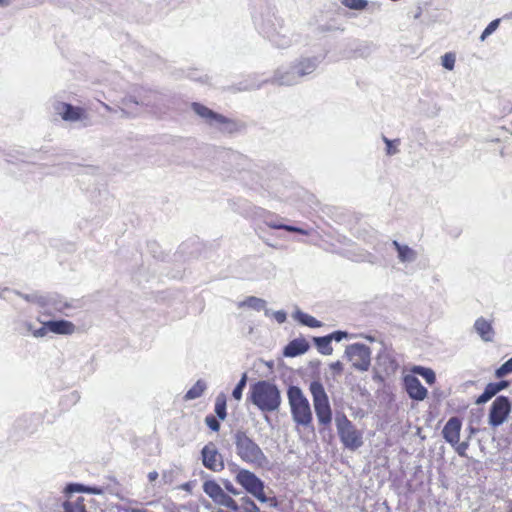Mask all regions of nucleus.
<instances>
[{
    "instance_id": "obj_11",
    "label": "nucleus",
    "mask_w": 512,
    "mask_h": 512,
    "mask_svg": "<svg viewBox=\"0 0 512 512\" xmlns=\"http://www.w3.org/2000/svg\"><path fill=\"white\" fill-rule=\"evenodd\" d=\"M203 465L214 472H220L224 469V461L222 455L217 450L214 443L209 442L201 450Z\"/></svg>"
},
{
    "instance_id": "obj_25",
    "label": "nucleus",
    "mask_w": 512,
    "mask_h": 512,
    "mask_svg": "<svg viewBox=\"0 0 512 512\" xmlns=\"http://www.w3.org/2000/svg\"><path fill=\"white\" fill-rule=\"evenodd\" d=\"M412 371L415 374L423 377L429 385H433L436 381L435 372L431 368L415 366Z\"/></svg>"
},
{
    "instance_id": "obj_22",
    "label": "nucleus",
    "mask_w": 512,
    "mask_h": 512,
    "mask_svg": "<svg viewBox=\"0 0 512 512\" xmlns=\"http://www.w3.org/2000/svg\"><path fill=\"white\" fill-rule=\"evenodd\" d=\"M203 491L215 502L224 490L214 480H208L203 484Z\"/></svg>"
},
{
    "instance_id": "obj_16",
    "label": "nucleus",
    "mask_w": 512,
    "mask_h": 512,
    "mask_svg": "<svg viewBox=\"0 0 512 512\" xmlns=\"http://www.w3.org/2000/svg\"><path fill=\"white\" fill-rule=\"evenodd\" d=\"M316 68V63L313 59L305 58L295 63L291 72L299 77L311 74Z\"/></svg>"
},
{
    "instance_id": "obj_15",
    "label": "nucleus",
    "mask_w": 512,
    "mask_h": 512,
    "mask_svg": "<svg viewBox=\"0 0 512 512\" xmlns=\"http://www.w3.org/2000/svg\"><path fill=\"white\" fill-rule=\"evenodd\" d=\"M309 349V343L304 338H296L290 341L283 350L285 357H296L304 354Z\"/></svg>"
},
{
    "instance_id": "obj_9",
    "label": "nucleus",
    "mask_w": 512,
    "mask_h": 512,
    "mask_svg": "<svg viewBox=\"0 0 512 512\" xmlns=\"http://www.w3.org/2000/svg\"><path fill=\"white\" fill-rule=\"evenodd\" d=\"M511 411V403L507 396H498L493 401L489 412V424L498 427L505 422Z\"/></svg>"
},
{
    "instance_id": "obj_3",
    "label": "nucleus",
    "mask_w": 512,
    "mask_h": 512,
    "mask_svg": "<svg viewBox=\"0 0 512 512\" xmlns=\"http://www.w3.org/2000/svg\"><path fill=\"white\" fill-rule=\"evenodd\" d=\"M287 396L294 422L304 427L309 426L312 422V412L302 390L298 386H290Z\"/></svg>"
},
{
    "instance_id": "obj_4",
    "label": "nucleus",
    "mask_w": 512,
    "mask_h": 512,
    "mask_svg": "<svg viewBox=\"0 0 512 512\" xmlns=\"http://www.w3.org/2000/svg\"><path fill=\"white\" fill-rule=\"evenodd\" d=\"M73 322H22L21 332L31 333L36 338L47 337L50 333L69 335L79 331Z\"/></svg>"
},
{
    "instance_id": "obj_18",
    "label": "nucleus",
    "mask_w": 512,
    "mask_h": 512,
    "mask_svg": "<svg viewBox=\"0 0 512 512\" xmlns=\"http://www.w3.org/2000/svg\"><path fill=\"white\" fill-rule=\"evenodd\" d=\"M474 329L483 341L490 342L493 340L495 332L491 322H475Z\"/></svg>"
},
{
    "instance_id": "obj_20",
    "label": "nucleus",
    "mask_w": 512,
    "mask_h": 512,
    "mask_svg": "<svg viewBox=\"0 0 512 512\" xmlns=\"http://www.w3.org/2000/svg\"><path fill=\"white\" fill-rule=\"evenodd\" d=\"M207 389V383L203 379H199L196 383L186 392L185 400H194L203 395Z\"/></svg>"
},
{
    "instance_id": "obj_33",
    "label": "nucleus",
    "mask_w": 512,
    "mask_h": 512,
    "mask_svg": "<svg viewBox=\"0 0 512 512\" xmlns=\"http://www.w3.org/2000/svg\"><path fill=\"white\" fill-rule=\"evenodd\" d=\"M86 485L80 484V483H69L64 488L65 494H72V493H85Z\"/></svg>"
},
{
    "instance_id": "obj_1",
    "label": "nucleus",
    "mask_w": 512,
    "mask_h": 512,
    "mask_svg": "<svg viewBox=\"0 0 512 512\" xmlns=\"http://www.w3.org/2000/svg\"><path fill=\"white\" fill-rule=\"evenodd\" d=\"M249 400L262 412H275L281 405L280 390L274 383L260 380L250 386Z\"/></svg>"
},
{
    "instance_id": "obj_7",
    "label": "nucleus",
    "mask_w": 512,
    "mask_h": 512,
    "mask_svg": "<svg viewBox=\"0 0 512 512\" xmlns=\"http://www.w3.org/2000/svg\"><path fill=\"white\" fill-rule=\"evenodd\" d=\"M237 482L251 495L259 501L271 502V505H276L275 498H268L264 493V482L257 477L253 472L241 469L236 475Z\"/></svg>"
},
{
    "instance_id": "obj_19",
    "label": "nucleus",
    "mask_w": 512,
    "mask_h": 512,
    "mask_svg": "<svg viewBox=\"0 0 512 512\" xmlns=\"http://www.w3.org/2000/svg\"><path fill=\"white\" fill-rule=\"evenodd\" d=\"M393 247L398 252V258L401 262H409L415 259L416 252L407 245H402L398 241L392 242Z\"/></svg>"
},
{
    "instance_id": "obj_32",
    "label": "nucleus",
    "mask_w": 512,
    "mask_h": 512,
    "mask_svg": "<svg viewBox=\"0 0 512 512\" xmlns=\"http://www.w3.org/2000/svg\"><path fill=\"white\" fill-rule=\"evenodd\" d=\"M510 373H512V357L496 369L495 376L497 378H503Z\"/></svg>"
},
{
    "instance_id": "obj_29",
    "label": "nucleus",
    "mask_w": 512,
    "mask_h": 512,
    "mask_svg": "<svg viewBox=\"0 0 512 512\" xmlns=\"http://www.w3.org/2000/svg\"><path fill=\"white\" fill-rule=\"evenodd\" d=\"M247 373H243L239 382L235 386V388L232 391V396L235 400L239 401L242 398L243 390L246 387L247 384Z\"/></svg>"
},
{
    "instance_id": "obj_47",
    "label": "nucleus",
    "mask_w": 512,
    "mask_h": 512,
    "mask_svg": "<svg viewBox=\"0 0 512 512\" xmlns=\"http://www.w3.org/2000/svg\"><path fill=\"white\" fill-rule=\"evenodd\" d=\"M276 320H286V313L278 311L275 313Z\"/></svg>"
},
{
    "instance_id": "obj_45",
    "label": "nucleus",
    "mask_w": 512,
    "mask_h": 512,
    "mask_svg": "<svg viewBox=\"0 0 512 512\" xmlns=\"http://www.w3.org/2000/svg\"><path fill=\"white\" fill-rule=\"evenodd\" d=\"M295 318L296 320H301V321H304V320H315V318L311 317V316H308V315H305L301 312H297L295 314Z\"/></svg>"
},
{
    "instance_id": "obj_39",
    "label": "nucleus",
    "mask_w": 512,
    "mask_h": 512,
    "mask_svg": "<svg viewBox=\"0 0 512 512\" xmlns=\"http://www.w3.org/2000/svg\"><path fill=\"white\" fill-rule=\"evenodd\" d=\"M468 446V442H458V444H456L454 447L459 456H465Z\"/></svg>"
},
{
    "instance_id": "obj_34",
    "label": "nucleus",
    "mask_w": 512,
    "mask_h": 512,
    "mask_svg": "<svg viewBox=\"0 0 512 512\" xmlns=\"http://www.w3.org/2000/svg\"><path fill=\"white\" fill-rule=\"evenodd\" d=\"M499 23H500V19H495V20L491 21L488 24V26L484 29V31L482 32V34L480 36L481 41H484L490 34H492L499 26Z\"/></svg>"
},
{
    "instance_id": "obj_36",
    "label": "nucleus",
    "mask_w": 512,
    "mask_h": 512,
    "mask_svg": "<svg viewBox=\"0 0 512 512\" xmlns=\"http://www.w3.org/2000/svg\"><path fill=\"white\" fill-rule=\"evenodd\" d=\"M205 423L212 431L217 432L220 429V422L213 415H207L205 417Z\"/></svg>"
},
{
    "instance_id": "obj_42",
    "label": "nucleus",
    "mask_w": 512,
    "mask_h": 512,
    "mask_svg": "<svg viewBox=\"0 0 512 512\" xmlns=\"http://www.w3.org/2000/svg\"><path fill=\"white\" fill-rule=\"evenodd\" d=\"M225 489L233 495H238V490L233 486V484L229 481L224 484Z\"/></svg>"
},
{
    "instance_id": "obj_51",
    "label": "nucleus",
    "mask_w": 512,
    "mask_h": 512,
    "mask_svg": "<svg viewBox=\"0 0 512 512\" xmlns=\"http://www.w3.org/2000/svg\"><path fill=\"white\" fill-rule=\"evenodd\" d=\"M8 4V0H0V5L4 6Z\"/></svg>"
},
{
    "instance_id": "obj_12",
    "label": "nucleus",
    "mask_w": 512,
    "mask_h": 512,
    "mask_svg": "<svg viewBox=\"0 0 512 512\" xmlns=\"http://www.w3.org/2000/svg\"><path fill=\"white\" fill-rule=\"evenodd\" d=\"M462 423L458 417H451L445 424L442 434L446 442L455 446L460 440Z\"/></svg>"
},
{
    "instance_id": "obj_49",
    "label": "nucleus",
    "mask_w": 512,
    "mask_h": 512,
    "mask_svg": "<svg viewBox=\"0 0 512 512\" xmlns=\"http://www.w3.org/2000/svg\"><path fill=\"white\" fill-rule=\"evenodd\" d=\"M301 323L308 325L310 327H320L322 322H301Z\"/></svg>"
},
{
    "instance_id": "obj_14",
    "label": "nucleus",
    "mask_w": 512,
    "mask_h": 512,
    "mask_svg": "<svg viewBox=\"0 0 512 512\" xmlns=\"http://www.w3.org/2000/svg\"><path fill=\"white\" fill-rule=\"evenodd\" d=\"M406 391L410 398L422 401L427 396V389L421 384L420 380L415 376H406L404 379Z\"/></svg>"
},
{
    "instance_id": "obj_5",
    "label": "nucleus",
    "mask_w": 512,
    "mask_h": 512,
    "mask_svg": "<svg viewBox=\"0 0 512 512\" xmlns=\"http://www.w3.org/2000/svg\"><path fill=\"white\" fill-rule=\"evenodd\" d=\"M313 398L314 410L320 424L328 425L332 420V411L324 386L319 381H312L309 386Z\"/></svg>"
},
{
    "instance_id": "obj_52",
    "label": "nucleus",
    "mask_w": 512,
    "mask_h": 512,
    "mask_svg": "<svg viewBox=\"0 0 512 512\" xmlns=\"http://www.w3.org/2000/svg\"><path fill=\"white\" fill-rule=\"evenodd\" d=\"M508 512H512V506L510 507L509 511Z\"/></svg>"
},
{
    "instance_id": "obj_31",
    "label": "nucleus",
    "mask_w": 512,
    "mask_h": 512,
    "mask_svg": "<svg viewBox=\"0 0 512 512\" xmlns=\"http://www.w3.org/2000/svg\"><path fill=\"white\" fill-rule=\"evenodd\" d=\"M342 4L352 10H363L367 7V0H342Z\"/></svg>"
},
{
    "instance_id": "obj_43",
    "label": "nucleus",
    "mask_w": 512,
    "mask_h": 512,
    "mask_svg": "<svg viewBox=\"0 0 512 512\" xmlns=\"http://www.w3.org/2000/svg\"><path fill=\"white\" fill-rule=\"evenodd\" d=\"M330 368L331 370H333L334 372L336 373H340L342 372V369H343V366H342V363L337 361V362H334L330 365Z\"/></svg>"
},
{
    "instance_id": "obj_46",
    "label": "nucleus",
    "mask_w": 512,
    "mask_h": 512,
    "mask_svg": "<svg viewBox=\"0 0 512 512\" xmlns=\"http://www.w3.org/2000/svg\"><path fill=\"white\" fill-rule=\"evenodd\" d=\"M158 478V473L156 471H151L148 473V480L150 482L155 481Z\"/></svg>"
},
{
    "instance_id": "obj_35",
    "label": "nucleus",
    "mask_w": 512,
    "mask_h": 512,
    "mask_svg": "<svg viewBox=\"0 0 512 512\" xmlns=\"http://www.w3.org/2000/svg\"><path fill=\"white\" fill-rule=\"evenodd\" d=\"M442 65L448 69L452 70L455 65V55L453 53H446L442 56Z\"/></svg>"
},
{
    "instance_id": "obj_10",
    "label": "nucleus",
    "mask_w": 512,
    "mask_h": 512,
    "mask_svg": "<svg viewBox=\"0 0 512 512\" xmlns=\"http://www.w3.org/2000/svg\"><path fill=\"white\" fill-rule=\"evenodd\" d=\"M347 355L353 361V366L360 371H367L371 362V351L364 344H353L347 347Z\"/></svg>"
},
{
    "instance_id": "obj_8",
    "label": "nucleus",
    "mask_w": 512,
    "mask_h": 512,
    "mask_svg": "<svg viewBox=\"0 0 512 512\" xmlns=\"http://www.w3.org/2000/svg\"><path fill=\"white\" fill-rule=\"evenodd\" d=\"M191 107L193 111L209 125L218 124L223 132L234 133L238 130L236 121L214 112L203 104L193 102Z\"/></svg>"
},
{
    "instance_id": "obj_2",
    "label": "nucleus",
    "mask_w": 512,
    "mask_h": 512,
    "mask_svg": "<svg viewBox=\"0 0 512 512\" xmlns=\"http://www.w3.org/2000/svg\"><path fill=\"white\" fill-rule=\"evenodd\" d=\"M234 444L237 456L245 463L259 468H266L270 461L261 447L247 435L238 430L234 434Z\"/></svg>"
},
{
    "instance_id": "obj_24",
    "label": "nucleus",
    "mask_w": 512,
    "mask_h": 512,
    "mask_svg": "<svg viewBox=\"0 0 512 512\" xmlns=\"http://www.w3.org/2000/svg\"><path fill=\"white\" fill-rule=\"evenodd\" d=\"M23 298L27 302L35 304L41 308H44L51 303V298L47 295H42V294L24 295Z\"/></svg>"
},
{
    "instance_id": "obj_40",
    "label": "nucleus",
    "mask_w": 512,
    "mask_h": 512,
    "mask_svg": "<svg viewBox=\"0 0 512 512\" xmlns=\"http://www.w3.org/2000/svg\"><path fill=\"white\" fill-rule=\"evenodd\" d=\"M85 493L93 494V495H102L104 493V488L99 486H87L85 489Z\"/></svg>"
},
{
    "instance_id": "obj_13",
    "label": "nucleus",
    "mask_w": 512,
    "mask_h": 512,
    "mask_svg": "<svg viewBox=\"0 0 512 512\" xmlns=\"http://www.w3.org/2000/svg\"><path fill=\"white\" fill-rule=\"evenodd\" d=\"M57 112L65 121H78L87 117L86 110L81 107H75L69 103L61 102L56 107Z\"/></svg>"
},
{
    "instance_id": "obj_28",
    "label": "nucleus",
    "mask_w": 512,
    "mask_h": 512,
    "mask_svg": "<svg viewBox=\"0 0 512 512\" xmlns=\"http://www.w3.org/2000/svg\"><path fill=\"white\" fill-rule=\"evenodd\" d=\"M83 501L84 499L82 497H79L75 502H64V512H87Z\"/></svg>"
},
{
    "instance_id": "obj_23",
    "label": "nucleus",
    "mask_w": 512,
    "mask_h": 512,
    "mask_svg": "<svg viewBox=\"0 0 512 512\" xmlns=\"http://www.w3.org/2000/svg\"><path fill=\"white\" fill-rule=\"evenodd\" d=\"M226 402V395L224 393H220L217 395L215 400L214 411L220 420H224L227 416Z\"/></svg>"
},
{
    "instance_id": "obj_44",
    "label": "nucleus",
    "mask_w": 512,
    "mask_h": 512,
    "mask_svg": "<svg viewBox=\"0 0 512 512\" xmlns=\"http://www.w3.org/2000/svg\"><path fill=\"white\" fill-rule=\"evenodd\" d=\"M67 398L72 402V403H76L79 399H80V396H79V393L77 391H72L70 392L68 395H67Z\"/></svg>"
},
{
    "instance_id": "obj_30",
    "label": "nucleus",
    "mask_w": 512,
    "mask_h": 512,
    "mask_svg": "<svg viewBox=\"0 0 512 512\" xmlns=\"http://www.w3.org/2000/svg\"><path fill=\"white\" fill-rule=\"evenodd\" d=\"M497 393L494 390V387L491 383H489L483 393L477 398L476 404H484L488 402L492 397H494Z\"/></svg>"
},
{
    "instance_id": "obj_27",
    "label": "nucleus",
    "mask_w": 512,
    "mask_h": 512,
    "mask_svg": "<svg viewBox=\"0 0 512 512\" xmlns=\"http://www.w3.org/2000/svg\"><path fill=\"white\" fill-rule=\"evenodd\" d=\"M268 226L272 229L285 230L288 232L298 233V234L306 235V236L309 235L308 230H305L300 227L292 226V225L281 224V223H276V222H269Z\"/></svg>"
},
{
    "instance_id": "obj_41",
    "label": "nucleus",
    "mask_w": 512,
    "mask_h": 512,
    "mask_svg": "<svg viewBox=\"0 0 512 512\" xmlns=\"http://www.w3.org/2000/svg\"><path fill=\"white\" fill-rule=\"evenodd\" d=\"M491 384L494 387V390H495L496 393H498L501 390L507 388L508 385H509L508 381H505V380H502V381L497 382V383H491Z\"/></svg>"
},
{
    "instance_id": "obj_26",
    "label": "nucleus",
    "mask_w": 512,
    "mask_h": 512,
    "mask_svg": "<svg viewBox=\"0 0 512 512\" xmlns=\"http://www.w3.org/2000/svg\"><path fill=\"white\" fill-rule=\"evenodd\" d=\"M215 503L225 506L234 512H238L239 508H240L239 505L236 503V501L231 496H229L227 493H225V491H223L219 495V497L216 499Z\"/></svg>"
},
{
    "instance_id": "obj_50",
    "label": "nucleus",
    "mask_w": 512,
    "mask_h": 512,
    "mask_svg": "<svg viewBox=\"0 0 512 512\" xmlns=\"http://www.w3.org/2000/svg\"><path fill=\"white\" fill-rule=\"evenodd\" d=\"M243 331H246L248 335L252 334L253 332V327L252 326H248L247 329L246 328H243Z\"/></svg>"
},
{
    "instance_id": "obj_38",
    "label": "nucleus",
    "mask_w": 512,
    "mask_h": 512,
    "mask_svg": "<svg viewBox=\"0 0 512 512\" xmlns=\"http://www.w3.org/2000/svg\"><path fill=\"white\" fill-rule=\"evenodd\" d=\"M384 141L386 143V152L388 155H394L398 152V149L396 145H394V142L389 140L388 138L384 137Z\"/></svg>"
},
{
    "instance_id": "obj_21",
    "label": "nucleus",
    "mask_w": 512,
    "mask_h": 512,
    "mask_svg": "<svg viewBox=\"0 0 512 512\" xmlns=\"http://www.w3.org/2000/svg\"><path fill=\"white\" fill-rule=\"evenodd\" d=\"M314 344L317 350L323 355H331L333 352V348L331 346V341L327 335L322 337H314Z\"/></svg>"
},
{
    "instance_id": "obj_37",
    "label": "nucleus",
    "mask_w": 512,
    "mask_h": 512,
    "mask_svg": "<svg viewBox=\"0 0 512 512\" xmlns=\"http://www.w3.org/2000/svg\"><path fill=\"white\" fill-rule=\"evenodd\" d=\"M327 336L331 342L332 341L340 342L341 340L348 338L349 334L345 331L338 330V331H334V332L328 334Z\"/></svg>"
},
{
    "instance_id": "obj_17",
    "label": "nucleus",
    "mask_w": 512,
    "mask_h": 512,
    "mask_svg": "<svg viewBox=\"0 0 512 512\" xmlns=\"http://www.w3.org/2000/svg\"><path fill=\"white\" fill-rule=\"evenodd\" d=\"M238 308L261 311L266 309V301L255 296H249L238 303Z\"/></svg>"
},
{
    "instance_id": "obj_48",
    "label": "nucleus",
    "mask_w": 512,
    "mask_h": 512,
    "mask_svg": "<svg viewBox=\"0 0 512 512\" xmlns=\"http://www.w3.org/2000/svg\"><path fill=\"white\" fill-rule=\"evenodd\" d=\"M124 512H147V510L141 508H125Z\"/></svg>"
},
{
    "instance_id": "obj_6",
    "label": "nucleus",
    "mask_w": 512,
    "mask_h": 512,
    "mask_svg": "<svg viewBox=\"0 0 512 512\" xmlns=\"http://www.w3.org/2000/svg\"><path fill=\"white\" fill-rule=\"evenodd\" d=\"M335 422L337 433L345 448L354 451L363 445L362 432L356 429L346 415H337Z\"/></svg>"
}]
</instances>
